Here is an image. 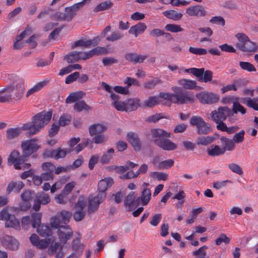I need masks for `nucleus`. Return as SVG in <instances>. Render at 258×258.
Returning a JSON list of instances; mask_svg holds the SVG:
<instances>
[{
	"mask_svg": "<svg viewBox=\"0 0 258 258\" xmlns=\"http://www.w3.org/2000/svg\"><path fill=\"white\" fill-rule=\"evenodd\" d=\"M52 114L51 110L48 112H41L34 115L32 119V123L24 124L22 129L28 131L30 135L38 133L50 120Z\"/></svg>",
	"mask_w": 258,
	"mask_h": 258,
	"instance_id": "f257e3e1",
	"label": "nucleus"
},
{
	"mask_svg": "<svg viewBox=\"0 0 258 258\" xmlns=\"http://www.w3.org/2000/svg\"><path fill=\"white\" fill-rule=\"evenodd\" d=\"M172 90L174 93L161 92L159 94V97L176 104H185L194 102V98L192 94L183 92L178 87L172 88Z\"/></svg>",
	"mask_w": 258,
	"mask_h": 258,
	"instance_id": "f03ea898",
	"label": "nucleus"
},
{
	"mask_svg": "<svg viewBox=\"0 0 258 258\" xmlns=\"http://www.w3.org/2000/svg\"><path fill=\"white\" fill-rule=\"evenodd\" d=\"M18 211V208L15 207H7L2 210L0 220L6 221V227H13L16 229L20 227L19 222L14 215V213Z\"/></svg>",
	"mask_w": 258,
	"mask_h": 258,
	"instance_id": "7ed1b4c3",
	"label": "nucleus"
},
{
	"mask_svg": "<svg viewBox=\"0 0 258 258\" xmlns=\"http://www.w3.org/2000/svg\"><path fill=\"white\" fill-rule=\"evenodd\" d=\"M190 124L197 127V133L200 135H206L212 131L211 125L206 122L200 116H192L189 121Z\"/></svg>",
	"mask_w": 258,
	"mask_h": 258,
	"instance_id": "20e7f679",
	"label": "nucleus"
},
{
	"mask_svg": "<svg viewBox=\"0 0 258 258\" xmlns=\"http://www.w3.org/2000/svg\"><path fill=\"white\" fill-rule=\"evenodd\" d=\"M90 1L91 0H83L82 2L76 3L70 7L65 8L64 12L63 13L65 21H71L79 10L83 8L86 4L90 3Z\"/></svg>",
	"mask_w": 258,
	"mask_h": 258,
	"instance_id": "39448f33",
	"label": "nucleus"
},
{
	"mask_svg": "<svg viewBox=\"0 0 258 258\" xmlns=\"http://www.w3.org/2000/svg\"><path fill=\"white\" fill-rule=\"evenodd\" d=\"M232 114V111L228 107H220L217 110L212 111L210 117L215 122L224 121L226 118Z\"/></svg>",
	"mask_w": 258,
	"mask_h": 258,
	"instance_id": "423d86ee",
	"label": "nucleus"
},
{
	"mask_svg": "<svg viewBox=\"0 0 258 258\" xmlns=\"http://www.w3.org/2000/svg\"><path fill=\"white\" fill-rule=\"evenodd\" d=\"M23 156L27 157L36 152L39 148L40 146L37 143V140L33 139L23 141L21 144Z\"/></svg>",
	"mask_w": 258,
	"mask_h": 258,
	"instance_id": "0eeeda50",
	"label": "nucleus"
},
{
	"mask_svg": "<svg viewBox=\"0 0 258 258\" xmlns=\"http://www.w3.org/2000/svg\"><path fill=\"white\" fill-rule=\"evenodd\" d=\"M41 214L40 213H35L32 214V219L28 216H24L22 218V226L24 229H28L32 224L33 228L37 227L41 223Z\"/></svg>",
	"mask_w": 258,
	"mask_h": 258,
	"instance_id": "6e6552de",
	"label": "nucleus"
},
{
	"mask_svg": "<svg viewBox=\"0 0 258 258\" xmlns=\"http://www.w3.org/2000/svg\"><path fill=\"white\" fill-rule=\"evenodd\" d=\"M105 198V194H99L88 200L87 212L89 214H93L98 209L99 205L102 203Z\"/></svg>",
	"mask_w": 258,
	"mask_h": 258,
	"instance_id": "1a4fd4ad",
	"label": "nucleus"
},
{
	"mask_svg": "<svg viewBox=\"0 0 258 258\" xmlns=\"http://www.w3.org/2000/svg\"><path fill=\"white\" fill-rule=\"evenodd\" d=\"M2 245L8 250L17 251L19 248L20 243L15 237L5 235L1 239Z\"/></svg>",
	"mask_w": 258,
	"mask_h": 258,
	"instance_id": "9d476101",
	"label": "nucleus"
},
{
	"mask_svg": "<svg viewBox=\"0 0 258 258\" xmlns=\"http://www.w3.org/2000/svg\"><path fill=\"white\" fill-rule=\"evenodd\" d=\"M186 13L190 17H204L208 15L207 11L201 5L191 6L186 10Z\"/></svg>",
	"mask_w": 258,
	"mask_h": 258,
	"instance_id": "9b49d317",
	"label": "nucleus"
},
{
	"mask_svg": "<svg viewBox=\"0 0 258 258\" xmlns=\"http://www.w3.org/2000/svg\"><path fill=\"white\" fill-rule=\"evenodd\" d=\"M15 90V86L13 85H8L4 88L0 89V94H4L0 96V102L4 103L15 99L14 95Z\"/></svg>",
	"mask_w": 258,
	"mask_h": 258,
	"instance_id": "f8f14e48",
	"label": "nucleus"
},
{
	"mask_svg": "<svg viewBox=\"0 0 258 258\" xmlns=\"http://www.w3.org/2000/svg\"><path fill=\"white\" fill-rule=\"evenodd\" d=\"M154 142L160 148L165 151H173L177 148V145L165 138L156 139Z\"/></svg>",
	"mask_w": 258,
	"mask_h": 258,
	"instance_id": "ddd939ff",
	"label": "nucleus"
},
{
	"mask_svg": "<svg viewBox=\"0 0 258 258\" xmlns=\"http://www.w3.org/2000/svg\"><path fill=\"white\" fill-rule=\"evenodd\" d=\"M24 156H20L18 152L14 151L12 152L8 158V163L10 165L14 164V167L16 169H21L20 166L21 163L24 161Z\"/></svg>",
	"mask_w": 258,
	"mask_h": 258,
	"instance_id": "4468645a",
	"label": "nucleus"
},
{
	"mask_svg": "<svg viewBox=\"0 0 258 258\" xmlns=\"http://www.w3.org/2000/svg\"><path fill=\"white\" fill-rule=\"evenodd\" d=\"M57 234L61 243H64L73 235V231L69 225L61 226L58 229Z\"/></svg>",
	"mask_w": 258,
	"mask_h": 258,
	"instance_id": "2eb2a0df",
	"label": "nucleus"
},
{
	"mask_svg": "<svg viewBox=\"0 0 258 258\" xmlns=\"http://www.w3.org/2000/svg\"><path fill=\"white\" fill-rule=\"evenodd\" d=\"M63 245L61 243L55 242L51 244L48 248L47 252L49 255L55 254V258H62L64 254L62 251Z\"/></svg>",
	"mask_w": 258,
	"mask_h": 258,
	"instance_id": "dca6fc26",
	"label": "nucleus"
},
{
	"mask_svg": "<svg viewBox=\"0 0 258 258\" xmlns=\"http://www.w3.org/2000/svg\"><path fill=\"white\" fill-rule=\"evenodd\" d=\"M198 99L202 103L213 104L217 102L219 99V96L212 93H203L200 94Z\"/></svg>",
	"mask_w": 258,
	"mask_h": 258,
	"instance_id": "f3484780",
	"label": "nucleus"
},
{
	"mask_svg": "<svg viewBox=\"0 0 258 258\" xmlns=\"http://www.w3.org/2000/svg\"><path fill=\"white\" fill-rule=\"evenodd\" d=\"M126 139L132 145L136 151H139L141 149V144L137 135L133 133H128Z\"/></svg>",
	"mask_w": 258,
	"mask_h": 258,
	"instance_id": "a211bd4d",
	"label": "nucleus"
},
{
	"mask_svg": "<svg viewBox=\"0 0 258 258\" xmlns=\"http://www.w3.org/2000/svg\"><path fill=\"white\" fill-rule=\"evenodd\" d=\"M73 151L72 148L61 149L60 148H57L55 150L50 151L49 155L51 157H53L55 159L62 158L64 157L67 154L71 153Z\"/></svg>",
	"mask_w": 258,
	"mask_h": 258,
	"instance_id": "6ab92c4d",
	"label": "nucleus"
},
{
	"mask_svg": "<svg viewBox=\"0 0 258 258\" xmlns=\"http://www.w3.org/2000/svg\"><path fill=\"white\" fill-rule=\"evenodd\" d=\"M147 28L145 23L139 22L137 24L132 26L128 30V33L134 35L135 37H137L140 34L143 33Z\"/></svg>",
	"mask_w": 258,
	"mask_h": 258,
	"instance_id": "aec40b11",
	"label": "nucleus"
},
{
	"mask_svg": "<svg viewBox=\"0 0 258 258\" xmlns=\"http://www.w3.org/2000/svg\"><path fill=\"white\" fill-rule=\"evenodd\" d=\"M140 107H142V104L140 99L134 98L126 100V112H131L136 110Z\"/></svg>",
	"mask_w": 258,
	"mask_h": 258,
	"instance_id": "412c9836",
	"label": "nucleus"
},
{
	"mask_svg": "<svg viewBox=\"0 0 258 258\" xmlns=\"http://www.w3.org/2000/svg\"><path fill=\"white\" fill-rule=\"evenodd\" d=\"M113 183V180L111 178L107 177L100 180L98 184V189L99 192L104 194V192L112 186Z\"/></svg>",
	"mask_w": 258,
	"mask_h": 258,
	"instance_id": "4be33fe9",
	"label": "nucleus"
},
{
	"mask_svg": "<svg viewBox=\"0 0 258 258\" xmlns=\"http://www.w3.org/2000/svg\"><path fill=\"white\" fill-rule=\"evenodd\" d=\"M151 198V190L147 188H145L141 193V196L140 197H138L137 199L136 202L137 203L141 202V204L143 206H145L147 205Z\"/></svg>",
	"mask_w": 258,
	"mask_h": 258,
	"instance_id": "5701e85b",
	"label": "nucleus"
},
{
	"mask_svg": "<svg viewBox=\"0 0 258 258\" xmlns=\"http://www.w3.org/2000/svg\"><path fill=\"white\" fill-rule=\"evenodd\" d=\"M107 130L106 126L102 124L97 123L89 127V133L91 136L103 133Z\"/></svg>",
	"mask_w": 258,
	"mask_h": 258,
	"instance_id": "b1692460",
	"label": "nucleus"
},
{
	"mask_svg": "<svg viewBox=\"0 0 258 258\" xmlns=\"http://www.w3.org/2000/svg\"><path fill=\"white\" fill-rule=\"evenodd\" d=\"M221 144L222 146V149L224 150V153L225 151H232L235 147V144L232 140L227 138L225 137H221L220 138Z\"/></svg>",
	"mask_w": 258,
	"mask_h": 258,
	"instance_id": "393cba45",
	"label": "nucleus"
},
{
	"mask_svg": "<svg viewBox=\"0 0 258 258\" xmlns=\"http://www.w3.org/2000/svg\"><path fill=\"white\" fill-rule=\"evenodd\" d=\"M24 187V183L21 181L10 182L7 188V194H10L13 190L19 192Z\"/></svg>",
	"mask_w": 258,
	"mask_h": 258,
	"instance_id": "a878e982",
	"label": "nucleus"
},
{
	"mask_svg": "<svg viewBox=\"0 0 258 258\" xmlns=\"http://www.w3.org/2000/svg\"><path fill=\"white\" fill-rule=\"evenodd\" d=\"M136 194L135 192H131L125 198L124 204L127 211H131L134 206Z\"/></svg>",
	"mask_w": 258,
	"mask_h": 258,
	"instance_id": "bb28decb",
	"label": "nucleus"
},
{
	"mask_svg": "<svg viewBox=\"0 0 258 258\" xmlns=\"http://www.w3.org/2000/svg\"><path fill=\"white\" fill-rule=\"evenodd\" d=\"M85 95V93L82 91L76 92L71 93L67 98L66 102L67 103H72L79 100Z\"/></svg>",
	"mask_w": 258,
	"mask_h": 258,
	"instance_id": "cd10ccee",
	"label": "nucleus"
},
{
	"mask_svg": "<svg viewBox=\"0 0 258 258\" xmlns=\"http://www.w3.org/2000/svg\"><path fill=\"white\" fill-rule=\"evenodd\" d=\"M241 102L245 104L248 107L258 111V97L251 98L250 97L243 98Z\"/></svg>",
	"mask_w": 258,
	"mask_h": 258,
	"instance_id": "c85d7f7f",
	"label": "nucleus"
},
{
	"mask_svg": "<svg viewBox=\"0 0 258 258\" xmlns=\"http://www.w3.org/2000/svg\"><path fill=\"white\" fill-rule=\"evenodd\" d=\"M178 84L185 89H195L197 87L196 81L182 79L178 80Z\"/></svg>",
	"mask_w": 258,
	"mask_h": 258,
	"instance_id": "c756f323",
	"label": "nucleus"
},
{
	"mask_svg": "<svg viewBox=\"0 0 258 258\" xmlns=\"http://www.w3.org/2000/svg\"><path fill=\"white\" fill-rule=\"evenodd\" d=\"M235 37L238 41L235 44V46L238 49L240 48L249 40L248 37L243 33H238L235 35Z\"/></svg>",
	"mask_w": 258,
	"mask_h": 258,
	"instance_id": "7c9ffc66",
	"label": "nucleus"
},
{
	"mask_svg": "<svg viewBox=\"0 0 258 258\" xmlns=\"http://www.w3.org/2000/svg\"><path fill=\"white\" fill-rule=\"evenodd\" d=\"M163 14L167 18L174 21L179 20L182 17V14L181 13H178L172 10L164 11L163 12Z\"/></svg>",
	"mask_w": 258,
	"mask_h": 258,
	"instance_id": "2f4dec72",
	"label": "nucleus"
},
{
	"mask_svg": "<svg viewBox=\"0 0 258 258\" xmlns=\"http://www.w3.org/2000/svg\"><path fill=\"white\" fill-rule=\"evenodd\" d=\"M151 135L153 138H169L170 137V133H168L161 128H154L151 130Z\"/></svg>",
	"mask_w": 258,
	"mask_h": 258,
	"instance_id": "473e14b6",
	"label": "nucleus"
},
{
	"mask_svg": "<svg viewBox=\"0 0 258 258\" xmlns=\"http://www.w3.org/2000/svg\"><path fill=\"white\" fill-rule=\"evenodd\" d=\"M207 153L211 156H217L224 154V150L218 145H214L208 149Z\"/></svg>",
	"mask_w": 258,
	"mask_h": 258,
	"instance_id": "72a5a7b5",
	"label": "nucleus"
},
{
	"mask_svg": "<svg viewBox=\"0 0 258 258\" xmlns=\"http://www.w3.org/2000/svg\"><path fill=\"white\" fill-rule=\"evenodd\" d=\"M258 48L257 45L250 39L240 48V50L244 52H255Z\"/></svg>",
	"mask_w": 258,
	"mask_h": 258,
	"instance_id": "f704fd0d",
	"label": "nucleus"
},
{
	"mask_svg": "<svg viewBox=\"0 0 258 258\" xmlns=\"http://www.w3.org/2000/svg\"><path fill=\"white\" fill-rule=\"evenodd\" d=\"M113 6V3L110 1L103 2L97 5L94 8L93 11L94 12H98L111 8Z\"/></svg>",
	"mask_w": 258,
	"mask_h": 258,
	"instance_id": "c9c22d12",
	"label": "nucleus"
},
{
	"mask_svg": "<svg viewBox=\"0 0 258 258\" xmlns=\"http://www.w3.org/2000/svg\"><path fill=\"white\" fill-rule=\"evenodd\" d=\"M158 103L159 100L158 97L156 96H151L144 101L143 104H142V107L152 108L157 105Z\"/></svg>",
	"mask_w": 258,
	"mask_h": 258,
	"instance_id": "e433bc0d",
	"label": "nucleus"
},
{
	"mask_svg": "<svg viewBox=\"0 0 258 258\" xmlns=\"http://www.w3.org/2000/svg\"><path fill=\"white\" fill-rule=\"evenodd\" d=\"M74 109L77 112H81L83 110H90L91 109V107L88 105L84 100H81L75 103Z\"/></svg>",
	"mask_w": 258,
	"mask_h": 258,
	"instance_id": "4c0bfd02",
	"label": "nucleus"
},
{
	"mask_svg": "<svg viewBox=\"0 0 258 258\" xmlns=\"http://www.w3.org/2000/svg\"><path fill=\"white\" fill-rule=\"evenodd\" d=\"M114 149L110 148L104 153L100 159V162L102 164H108L110 162L112 158V154L114 153Z\"/></svg>",
	"mask_w": 258,
	"mask_h": 258,
	"instance_id": "58836bf2",
	"label": "nucleus"
},
{
	"mask_svg": "<svg viewBox=\"0 0 258 258\" xmlns=\"http://www.w3.org/2000/svg\"><path fill=\"white\" fill-rule=\"evenodd\" d=\"M23 130L22 127L20 128H11L7 131V137L8 139H12L18 137Z\"/></svg>",
	"mask_w": 258,
	"mask_h": 258,
	"instance_id": "ea45409f",
	"label": "nucleus"
},
{
	"mask_svg": "<svg viewBox=\"0 0 258 258\" xmlns=\"http://www.w3.org/2000/svg\"><path fill=\"white\" fill-rule=\"evenodd\" d=\"M37 227V232L41 236L45 237L50 235L51 230L48 226L45 225H40V224Z\"/></svg>",
	"mask_w": 258,
	"mask_h": 258,
	"instance_id": "a19ab883",
	"label": "nucleus"
},
{
	"mask_svg": "<svg viewBox=\"0 0 258 258\" xmlns=\"http://www.w3.org/2000/svg\"><path fill=\"white\" fill-rule=\"evenodd\" d=\"M215 138L212 136H207L199 138L197 143L198 145L207 146L214 142Z\"/></svg>",
	"mask_w": 258,
	"mask_h": 258,
	"instance_id": "79ce46f5",
	"label": "nucleus"
},
{
	"mask_svg": "<svg viewBox=\"0 0 258 258\" xmlns=\"http://www.w3.org/2000/svg\"><path fill=\"white\" fill-rule=\"evenodd\" d=\"M208 248V246L204 245L201 247L197 250L194 251L192 252V254L194 256H197L196 258H209L208 256H206L207 253L206 250Z\"/></svg>",
	"mask_w": 258,
	"mask_h": 258,
	"instance_id": "37998d69",
	"label": "nucleus"
},
{
	"mask_svg": "<svg viewBox=\"0 0 258 258\" xmlns=\"http://www.w3.org/2000/svg\"><path fill=\"white\" fill-rule=\"evenodd\" d=\"M65 59L68 63H73L79 60V55L78 52L74 51L65 56Z\"/></svg>",
	"mask_w": 258,
	"mask_h": 258,
	"instance_id": "c03bdc74",
	"label": "nucleus"
},
{
	"mask_svg": "<svg viewBox=\"0 0 258 258\" xmlns=\"http://www.w3.org/2000/svg\"><path fill=\"white\" fill-rule=\"evenodd\" d=\"M86 204V197L83 195L79 196L77 202L75 204V208L76 209L85 210Z\"/></svg>",
	"mask_w": 258,
	"mask_h": 258,
	"instance_id": "a18cd8bd",
	"label": "nucleus"
},
{
	"mask_svg": "<svg viewBox=\"0 0 258 258\" xmlns=\"http://www.w3.org/2000/svg\"><path fill=\"white\" fill-rule=\"evenodd\" d=\"M72 215V214L71 212L63 210L57 213V218H61L62 219V223L66 224L69 222Z\"/></svg>",
	"mask_w": 258,
	"mask_h": 258,
	"instance_id": "49530a36",
	"label": "nucleus"
},
{
	"mask_svg": "<svg viewBox=\"0 0 258 258\" xmlns=\"http://www.w3.org/2000/svg\"><path fill=\"white\" fill-rule=\"evenodd\" d=\"M150 176L153 179L163 181L167 180L168 177L167 173L160 172H152L150 173Z\"/></svg>",
	"mask_w": 258,
	"mask_h": 258,
	"instance_id": "de8ad7c7",
	"label": "nucleus"
},
{
	"mask_svg": "<svg viewBox=\"0 0 258 258\" xmlns=\"http://www.w3.org/2000/svg\"><path fill=\"white\" fill-rule=\"evenodd\" d=\"M165 29L167 31L172 33L182 32L183 30V29L179 25L173 24H167L165 26Z\"/></svg>",
	"mask_w": 258,
	"mask_h": 258,
	"instance_id": "09e8293b",
	"label": "nucleus"
},
{
	"mask_svg": "<svg viewBox=\"0 0 258 258\" xmlns=\"http://www.w3.org/2000/svg\"><path fill=\"white\" fill-rule=\"evenodd\" d=\"M92 57L94 55L105 54L108 53L107 48L104 47H96L90 50Z\"/></svg>",
	"mask_w": 258,
	"mask_h": 258,
	"instance_id": "8fccbe9b",
	"label": "nucleus"
},
{
	"mask_svg": "<svg viewBox=\"0 0 258 258\" xmlns=\"http://www.w3.org/2000/svg\"><path fill=\"white\" fill-rule=\"evenodd\" d=\"M123 37V35L118 31H115L106 38L108 41L113 42L121 39Z\"/></svg>",
	"mask_w": 258,
	"mask_h": 258,
	"instance_id": "3c124183",
	"label": "nucleus"
},
{
	"mask_svg": "<svg viewBox=\"0 0 258 258\" xmlns=\"http://www.w3.org/2000/svg\"><path fill=\"white\" fill-rule=\"evenodd\" d=\"M112 105H113L115 109L118 111H126V100L125 101L116 100L112 102Z\"/></svg>",
	"mask_w": 258,
	"mask_h": 258,
	"instance_id": "603ef678",
	"label": "nucleus"
},
{
	"mask_svg": "<svg viewBox=\"0 0 258 258\" xmlns=\"http://www.w3.org/2000/svg\"><path fill=\"white\" fill-rule=\"evenodd\" d=\"M54 199L57 204L65 205L68 200V195L61 192V193L56 195Z\"/></svg>",
	"mask_w": 258,
	"mask_h": 258,
	"instance_id": "864d4df0",
	"label": "nucleus"
},
{
	"mask_svg": "<svg viewBox=\"0 0 258 258\" xmlns=\"http://www.w3.org/2000/svg\"><path fill=\"white\" fill-rule=\"evenodd\" d=\"M36 198L42 205H46L48 204L50 201L49 196L47 194L44 192H40L36 196Z\"/></svg>",
	"mask_w": 258,
	"mask_h": 258,
	"instance_id": "5fc2aeb1",
	"label": "nucleus"
},
{
	"mask_svg": "<svg viewBox=\"0 0 258 258\" xmlns=\"http://www.w3.org/2000/svg\"><path fill=\"white\" fill-rule=\"evenodd\" d=\"M244 135L245 131L243 130H241L239 133H236L232 139L234 143L239 144L243 142L244 139Z\"/></svg>",
	"mask_w": 258,
	"mask_h": 258,
	"instance_id": "6e6d98bb",
	"label": "nucleus"
},
{
	"mask_svg": "<svg viewBox=\"0 0 258 258\" xmlns=\"http://www.w3.org/2000/svg\"><path fill=\"white\" fill-rule=\"evenodd\" d=\"M239 66L243 70L247 71L249 72L256 71V69L254 66L249 62L240 61Z\"/></svg>",
	"mask_w": 258,
	"mask_h": 258,
	"instance_id": "4d7b16f0",
	"label": "nucleus"
},
{
	"mask_svg": "<svg viewBox=\"0 0 258 258\" xmlns=\"http://www.w3.org/2000/svg\"><path fill=\"white\" fill-rule=\"evenodd\" d=\"M163 83L162 81L160 79L155 78L150 81L147 82L144 84V87L147 89L154 88L157 85Z\"/></svg>",
	"mask_w": 258,
	"mask_h": 258,
	"instance_id": "13d9d810",
	"label": "nucleus"
},
{
	"mask_svg": "<svg viewBox=\"0 0 258 258\" xmlns=\"http://www.w3.org/2000/svg\"><path fill=\"white\" fill-rule=\"evenodd\" d=\"M61 224H64V223H62L61 218H57V214L54 217L51 219L50 225L53 228L59 229L60 227L63 226L61 225Z\"/></svg>",
	"mask_w": 258,
	"mask_h": 258,
	"instance_id": "bf43d9fd",
	"label": "nucleus"
},
{
	"mask_svg": "<svg viewBox=\"0 0 258 258\" xmlns=\"http://www.w3.org/2000/svg\"><path fill=\"white\" fill-rule=\"evenodd\" d=\"M228 168L233 172L236 173L239 175L243 174V170L242 168L238 164L232 163L228 164Z\"/></svg>",
	"mask_w": 258,
	"mask_h": 258,
	"instance_id": "052dcab7",
	"label": "nucleus"
},
{
	"mask_svg": "<svg viewBox=\"0 0 258 258\" xmlns=\"http://www.w3.org/2000/svg\"><path fill=\"white\" fill-rule=\"evenodd\" d=\"M230 241V238L227 237L225 234H221L220 236L215 240V243L216 245H219L222 243L227 244L229 243Z\"/></svg>",
	"mask_w": 258,
	"mask_h": 258,
	"instance_id": "680f3d73",
	"label": "nucleus"
},
{
	"mask_svg": "<svg viewBox=\"0 0 258 258\" xmlns=\"http://www.w3.org/2000/svg\"><path fill=\"white\" fill-rule=\"evenodd\" d=\"M77 184L76 182L72 181L67 183L64 186L62 192L65 193L67 195L70 194L73 189L75 188Z\"/></svg>",
	"mask_w": 258,
	"mask_h": 258,
	"instance_id": "e2e57ef3",
	"label": "nucleus"
},
{
	"mask_svg": "<svg viewBox=\"0 0 258 258\" xmlns=\"http://www.w3.org/2000/svg\"><path fill=\"white\" fill-rule=\"evenodd\" d=\"M232 110L235 113L240 112L241 114H244L246 113V109L244 107L237 102H233Z\"/></svg>",
	"mask_w": 258,
	"mask_h": 258,
	"instance_id": "0e129e2a",
	"label": "nucleus"
},
{
	"mask_svg": "<svg viewBox=\"0 0 258 258\" xmlns=\"http://www.w3.org/2000/svg\"><path fill=\"white\" fill-rule=\"evenodd\" d=\"M189 51L192 54L199 55H206L208 52L207 49L205 48L194 47H189Z\"/></svg>",
	"mask_w": 258,
	"mask_h": 258,
	"instance_id": "69168bd1",
	"label": "nucleus"
},
{
	"mask_svg": "<svg viewBox=\"0 0 258 258\" xmlns=\"http://www.w3.org/2000/svg\"><path fill=\"white\" fill-rule=\"evenodd\" d=\"M174 164L173 160L171 159L166 160L159 162L158 164V168L159 169H167L171 167Z\"/></svg>",
	"mask_w": 258,
	"mask_h": 258,
	"instance_id": "338daca9",
	"label": "nucleus"
},
{
	"mask_svg": "<svg viewBox=\"0 0 258 258\" xmlns=\"http://www.w3.org/2000/svg\"><path fill=\"white\" fill-rule=\"evenodd\" d=\"M204 70V68L198 69L192 68V74L198 78L199 81L202 82Z\"/></svg>",
	"mask_w": 258,
	"mask_h": 258,
	"instance_id": "774afa93",
	"label": "nucleus"
}]
</instances>
